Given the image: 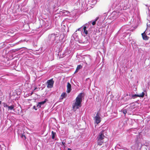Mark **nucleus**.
I'll return each mask as SVG.
<instances>
[{"label": "nucleus", "instance_id": "obj_1", "mask_svg": "<svg viewBox=\"0 0 150 150\" xmlns=\"http://www.w3.org/2000/svg\"><path fill=\"white\" fill-rule=\"evenodd\" d=\"M61 35V34L57 32L50 34L48 37V41L51 45H55L61 42L63 39Z\"/></svg>", "mask_w": 150, "mask_h": 150}, {"label": "nucleus", "instance_id": "obj_2", "mask_svg": "<svg viewBox=\"0 0 150 150\" xmlns=\"http://www.w3.org/2000/svg\"><path fill=\"white\" fill-rule=\"evenodd\" d=\"M82 93H80L76 98V101L72 104V110L75 111L81 106L82 102Z\"/></svg>", "mask_w": 150, "mask_h": 150}, {"label": "nucleus", "instance_id": "obj_3", "mask_svg": "<svg viewBox=\"0 0 150 150\" xmlns=\"http://www.w3.org/2000/svg\"><path fill=\"white\" fill-rule=\"evenodd\" d=\"M91 21H89L88 23H86L83 26L78 29L76 31V32H77V31H80V33L82 35V31L83 30L84 33L86 35L88 34V30H86L87 28L89 26V25L91 23Z\"/></svg>", "mask_w": 150, "mask_h": 150}, {"label": "nucleus", "instance_id": "obj_4", "mask_svg": "<svg viewBox=\"0 0 150 150\" xmlns=\"http://www.w3.org/2000/svg\"><path fill=\"white\" fill-rule=\"evenodd\" d=\"M100 116L101 114L100 112L98 111L96 113V116L93 118L95 122L97 124L99 123L101 121V118Z\"/></svg>", "mask_w": 150, "mask_h": 150}, {"label": "nucleus", "instance_id": "obj_5", "mask_svg": "<svg viewBox=\"0 0 150 150\" xmlns=\"http://www.w3.org/2000/svg\"><path fill=\"white\" fill-rule=\"evenodd\" d=\"M70 49L69 48H67L64 52L62 53V54H60V57L61 58H63L67 55H68L71 52Z\"/></svg>", "mask_w": 150, "mask_h": 150}, {"label": "nucleus", "instance_id": "obj_6", "mask_svg": "<svg viewBox=\"0 0 150 150\" xmlns=\"http://www.w3.org/2000/svg\"><path fill=\"white\" fill-rule=\"evenodd\" d=\"M71 39L72 40H74L75 41H79L80 39L76 32H75L72 35L71 37Z\"/></svg>", "mask_w": 150, "mask_h": 150}, {"label": "nucleus", "instance_id": "obj_7", "mask_svg": "<svg viewBox=\"0 0 150 150\" xmlns=\"http://www.w3.org/2000/svg\"><path fill=\"white\" fill-rule=\"evenodd\" d=\"M105 137L104 135V131H102L99 134L98 136V141H101Z\"/></svg>", "mask_w": 150, "mask_h": 150}, {"label": "nucleus", "instance_id": "obj_8", "mask_svg": "<svg viewBox=\"0 0 150 150\" xmlns=\"http://www.w3.org/2000/svg\"><path fill=\"white\" fill-rule=\"evenodd\" d=\"M88 37H85V36H83L82 39H79V42L81 43H86L87 42L88 40Z\"/></svg>", "mask_w": 150, "mask_h": 150}, {"label": "nucleus", "instance_id": "obj_9", "mask_svg": "<svg viewBox=\"0 0 150 150\" xmlns=\"http://www.w3.org/2000/svg\"><path fill=\"white\" fill-rule=\"evenodd\" d=\"M47 87L48 88H52L53 86L54 83V81L52 79L48 80L47 81Z\"/></svg>", "mask_w": 150, "mask_h": 150}, {"label": "nucleus", "instance_id": "obj_10", "mask_svg": "<svg viewBox=\"0 0 150 150\" xmlns=\"http://www.w3.org/2000/svg\"><path fill=\"white\" fill-rule=\"evenodd\" d=\"M59 13L60 14H62V16H67L68 14L69 13V12L68 11L61 9L59 11Z\"/></svg>", "mask_w": 150, "mask_h": 150}, {"label": "nucleus", "instance_id": "obj_11", "mask_svg": "<svg viewBox=\"0 0 150 150\" xmlns=\"http://www.w3.org/2000/svg\"><path fill=\"white\" fill-rule=\"evenodd\" d=\"M111 16L113 18V19H115L119 16V13L118 12L114 11L111 15Z\"/></svg>", "mask_w": 150, "mask_h": 150}, {"label": "nucleus", "instance_id": "obj_12", "mask_svg": "<svg viewBox=\"0 0 150 150\" xmlns=\"http://www.w3.org/2000/svg\"><path fill=\"white\" fill-rule=\"evenodd\" d=\"M71 90V85L68 82L67 86V92L69 93Z\"/></svg>", "mask_w": 150, "mask_h": 150}, {"label": "nucleus", "instance_id": "obj_13", "mask_svg": "<svg viewBox=\"0 0 150 150\" xmlns=\"http://www.w3.org/2000/svg\"><path fill=\"white\" fill-rule=\"evenodd\" d=\"M141 35H142L143 39L144 40H148L149 38V37L147 36V35L144 32V33L141 34Z\"/></svg>", "mask_w": 150, "mask_h": 150}, {"label": "nucleus", "instance_id": "obj_14", "mask_svg": "<svg viewBox=\"0 0 150 150\" xmlns=\"http://www.w3.org/2000/svg\"><path fill=\"white\" fill-rule=\"evenodd\" d=\"M94 28V27L91 25V23L89 25V26L87 28H88V33H91L92 31V29Z\"/></svg>", "mask_w": 150, "mask_h": 150}, {"label": "nucleus", "instance_id": "obj_15", "mask_svg": "<svg viewBox=\"0 0 150 150\" xmlns=\"http://www.w3.org/2000/svg\"><path fill=\"white\" fill-rule=\"evenodd\" d=\"M67 96V94L65 92H63L62 93L60 97V99L61 100L63 99L64 98H66Z\"/></svg>", "mask_w": 150, "mask_h": 150}, {"label": "nucleus", "instance_id": "obj_16", "mask_svg": "<svg viewBox=\"0 0 150 150\" xmlns=\"http://www.w3.org/2000/svg\"><path fill=\"white\" fill-rule=\"evenodd\" d=\"M130 96L133 98H136L137 97H141V94L139 95H137L136 94L133 95L131 94L130 95Z\"/></svg>", "mask_w": 150, "mask_h": 150}, {"label": "nucleus", "instance_id": "obj_17", "mask_svg": "<svg viewBox=\"0 0 150 150\" xmlns=\"http://www.w3.org/2000/svg\"><path fill=\"white\" fill-rule=\"evenodd\" d=\"M99 17H96L95 19L93 21H91V23H92V25L93 26V25H95L96 24V22L97 21V20L98 19Z\"/></svg>", "mask_w": 150, "mask_h": 150}, {"label": "nucleus", "instance_id": "obj_18", "mask_svg": "<svg viewBox=\"0 0 150 150\" xmlns=\"http://www.w3.org/2000/svg\"><path fill=\"white\" fill-rule=\"evenodd\" d=\"M147 29L150 31V21L148 20L147 22Z\"/></svg>", "mask_w": 150, "mask_h": 150}, {"label": "nucleus", "instance_id": "obj_19", "mask_svg": "<svg viewBox=\"0 0 150 150\" xmlns=\"http://www.w3.org/2000/svg\"><path fill=\"white\" fill-rule=\"evenodd\" d=\"M144 95L147 96V93L146 90H144V92L141 93V98L144 97Z\"/></svg>", "mask_w": 150, "mask_h": 150}, {"label": "nucleus", "instance_id": "obj_20", "mask_svg": "<svg viewBox=\"0 0 150 150\" xmlns=\"http://www.w3.org/2000/svg\"><path fill=\"white\" fill-rule=\"evenodd\" d=\"M52 139H54L55 135H56V133L54 132L53 131L52 132Z\"/></svg>", "mask_w": 150, "mask_h": 150}, {"label": "nucleus", "instance_id": "obj_21", "mask_svg": "<svg viewBox=\"0 0 150 150\" xmlns=\"http://www.w3.org/2000/svg\"><path fill=\"white\" fill-rule=\"evenodd\" d=\"M47 100H48L47 99H45L44 101L39 103L40 104L42 105L45 104Z\"/></svg>", "mask_w": 150, "mask_h": 150}, {"label": "nucleus", "instance_id": "obj_22", "mask_svg": "<svg viewBox=\"0 0 150 150\" xmlns=\"http://www.w3.org/2000/svg\"><path fill=\"white\" fill-rule=\"evenodd\" d=\"M137 27V26H132V28H130L129 30L131 31H133V30H134L135 29H136Z\"/></svg>", "mask_w": 150, "mask_h": 150}, {"label": "nucleus", "instance_id": "obj_23", "mask_svg": "<svg viewBox=\"0 0 150 150\" xmlns=\"http://www.w3.org/2000/svg\"><path fill=\"white\" fill-rule=\"evenodd\" d=\"M14 108V105H12L11 106H8V110H12Z\"/></svg>", "mask_w": 150, "mask_h": 150}, {"label": "nucleus", "instance_id": "obj_24", "mask_svg": "<svg viewBox=\"0 0 150 150\" xmlns=\"http://www.w3.org/2000/svg\"><path fill=\"white\" fill-rule=\"evenodd\" d=\"M122 148V146H121L120 144H117L116 146H115L116 149H121Z\"/></svg>", "mask_w": 150, "mask_h": 150}, {"label": "nucleus", "instance_id": "obj_25", "mask_svg": "<svg viewBox=\"0 0 150 150\" xmlns=\"http://www.w3.org/2000/svg\"><path fill=\"white\" fill-rule=\"evenodd\" d=\"M82 67L80 65H79L77 66L76 68L79 70L80 69L82 68Z\"/></svg>", "mask_w": 150, "mask_h": 150}, {"label": "nucleus", "instance_id": "obj_26", "mask_svg": "<svg viewBox=\"0 0 150 150\" xmlns=\"http://www.w3.org/2000/svg\"><path fill=\"white\" fill-rule=\"evenodd\" d=\"M127 109H126L123 110H122V112L124 113V114L125 115L127 113Z\"/></svg>", "mask_w": 150, "mask_h": 150}, {"label": "nucleus", "instance_id": "obj_27", "mask_svg": "<svg viewBox=\"0 0 150 150\" xmlns=\"http://www.w3.org/2000/svg\"><path fill=\"white\" fill-rule=\"evenodd\" d=\"M21 137L22 138H24V139H26V137L24 134H22L21 135Z\"/></svg>", "mask_w": 150, "mask_h": 150}, {"label": "nucleus", "instance_id": "obj_28", "mask_svg": "<svg viewBox=\"0 0 150 150\" xmlns=\"http://www.w3.org/2000/svg\"><path fill=\"white\" fill-rule=\"evenodd\" d=\"M4 107H8V106L6 103H4Z\"/></svg>", "mask_w": 150, "mask_h": 150}, {"label": "nucleus", "instance_id": "obj_29", "mask_svg": "<svg viewBox=\"0 0 150 150\" xmlns=\"http://www.w3.org/2000/svg\"><path fill=\"white\" fill-rule=\"evenodd\" d=\"M41 105L39 104V103L38 102V104L37 105V107L38 108L41 107Z\"/></svg>", "mask_w": 150, "mask_h": 150}, {"label": "nucleus", "instance_id": "obj_30", "mask_svg": "<svg viewBox=\"0 0 150 150\" xmlns=\"http://www.w3.org/2000/svg\"><path fill=\"white\" fill-rule=\"evenodd\" d=\"M62 146H63L65 147V142H64V141H63L62 142Z\"/></svg>", "mask_w": 150, "mask_h": 150}, {"label": "nucleus", "instance_id": "obj_31", "mask_svg": "<svg viewBox=\"0 0 150 150\" xmlns=\"http://www.w3.org/2000/svg\"><path fill=\"white\" fill-rule=\"evenodd\" d=\"M33 108L35 110H37V108H36V106L35 105L33 106Z\"/></svg>", "mask_w": 150, "mask_h": 150}, {"label": "nucleus", "instance_id": "obj_32", "mask_svg": "<svg viewBox=\"0 0 150 150\" xmlns=\"http://www.w3.org/2000/svg\"><path fill=\"white\" fill-rule=\"evenodd\" d=\"M126 26H127V25H124V26H123L122 27V28H121L122 29H123V28H125Z\"/></svg>", "mask_w": 150, "mask_h": 150}, {"label": "nucleus", "instance_id": "obj_33", "mask_svg": "<svg viewBox=\"0 0 150 150\" xmlns=\"http://www.w3.org/2000/svg\"><path fill=\"white\" fill-rule=\"evenodd\" d=\"M79 71V70L76 68V70L75 72V73Z\"/></svg>", "mask_w": 150, "mask_h": 150}, {"label": "nucleus", "instance_id": "obj_34", "mask_svg": "<svg viewBox=\"0 0 150 150\" xmlns=\"http://www.w3.org/2000/svg\"><path fill=\"white\" fill-rule=\"evenodd\" d=\"M102 143H103V142H101L100 143L98 142V144L100 145H101L102 144Z\"/></svg>", "mask_w": 150, "mask_h": 150}, {"label": "nucleus", "instance_id": "obj_35", "mask_svg": "<svg viewBox=\"0 0 150 150\" xmlns=\"http://www.w3.org/2000/svg\"><path fill=\"white\" fill-rule=\"evenodd\" d=\"M67 150H72L70 148H68Z\"/></svg>", "mask_w": 150, "mask_h": 150}, {"label": "nucleus", "instance_id": "obj_36", "mask_svg": "<svg viewBox=\"0 0 150 150\" xmlns=\"http://www.w3.org/2000/svg\"><path fill=\"white\" fill-rule=\"evenodd\" d=\"M137 139L138 140L139 138L137 136Z\"/></svg>", "mask_w": 150, "mask_h": 150}, {"label": "nucleus", "instance_id": "obj_37", "mask_svg": "<svg viewBox=\"0 0 150 150\" xmlns=\"http://www.w3.org/2000/svg\"><path fill=\"white\" fill-rule=\"evenodd\" d=\"M1 101H0V105H1Z\"/></svg>", "mask_w": 150, "mask_h": 150}, {"label": "nucleus", "instance_id": "obj_38", "mask_svg": "<svg viewBox=\"0 0 150 150\" xmlns=\"http://www.w3.org/2000/svg\"><path fill=\"white\" fill-rule=\"evenodd\" d=\"M138 137H139V136Z\"/></svg>", "mask_w": 150, "mask_h": 150}]
</instances>
